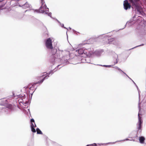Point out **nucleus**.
I'll return each mask as SVG.
<instances>
[{
    "instance_id": "6ab92c4d",
    "label": "nucleus",
    "mask_w": 146,
    "mask_h": 146,
    "mask_svg": "<svg viewBox=\"0 0 146 146\" xmlns=\"http://www.w3.org/2000/svg\"><path fill=\"white\" fill-rule=\"evenodd\" d=\"M23 0H21L19 1V3L20 4L22 5V4H21V3H23Z\"/></svg>"
},
{
    "instance_id": "9b49d317",
    "label": "nucleus",
    "mask_w": 146,
    "mask_h": 146,
    "mask_svg": "<svg viewBox=\"0 0 146 146\" xmlns=\"http://www.w3.org/2000/svg\"><path fill=\"white\" fill-rule=\"evenodd\" d=\"M139 116V124L141 125L142 123V120L141 117L139 116V114H138Z\"/></svg>"
},
{
    "instance_id": "0eeeda50",
    "label": "nucleus",
    "mask_w": 146,
    "mask_h": 146,
    "mask_svg": "<svg viewBox=\"0 0 146 146\" xmlns=\"http://www.w3.org/2000/svg\"><path fill=\"white\" fill-rule=\"evenodd\" d=\"M25 2L22 3L23 4L24 3L22 6L23 8L24 9H27L29 8L30 6L29 4L27 2L25 3Z\"/></svg>"
},
{
    "instance_id": "f3484780",
    "label": "nucleus",
    "mask_w": 146,
    "mask_h": 146,
    "mask_svg": "<svg viewBox=\"0 0 146 146\" xmlns=\"http://www.w3.org/2000/svg\"><path fill=\"white\" fill-rule=\"evenodd\" d=\"M33 125H34V126H35V127H36V125L35 123H31V127Z\"/></svg>"
},
{
    "instance_id": "412c9836",
    "label": "nucleus",
    "mask_w": 146,
    "mask_h": 146,
    "mask_svg": "<svg viewBox=\"0 0 146 146\" xmlns=\"http://www.w3.org/2000/svg\"><path fill=\"white\" fill-rule=\"evenodd\" d=\"M118 69L119 70L121 71V70L119 68H118Z\"/></svg>"
},
{
    "instance_id": "4468645a",
    "label": "nucleus",
    "mask_w": 146,
    "mask_h": 146,
    "mask_svg": "<svg viewBox=\"0 0 146 146\" xmlns=\"http://www.w3.org/2000/svg\"><path fill=\"white\" fill-rule=\"evenodd\" d=\"M129 2L132 4L133 5H135V4L133 0H129Z\"/></svg>"
},
{
    "instance_id": "2eb2a0df",
    "label": "nucleus",
    "mask_w": 146,
    "mask_h": 146,
    "mask_svg": "<svg viewBox=\"0 0 146 146\" xmlns=\"http://www.w3.org/2000/svg\"><path fill=\"white\" fill-rule=\"evenodd\" d=\"M96 144L94 143L92 144L87 145L86 146H96Z\"/></svg>"
},
{
    "instance_id": "f257e3e1",
    "label": "nucleus",
    "mask_w": 146,
    "mask_h": 146,
    "mask_svg": "<svg viewBox=\"0 0 146 146\" xmlns=\"http://www.w3.org/2000/svg\"><path fill=\"white\" fill-rule=\"evenodd\" d=\"M53 73V72L52 71H51L50 72L46 74L47 75L44 77H43V76L44 75L40 76L37 77L36 78V81L35 82H36L34 84H37L42 83L47 76L49 77V75L50 74H52Z\"/></svg>"
},
{
    "instance_id": "dca6fc26",
    "label": "nucleus",
    "mask_w": 146,
    "mask_h": 146,
    "mask_svg": "<svg viewBox=\"0 0 146 146\" xmlns=\"http://www.w3.org/2000/svg\"><path fill=\"white\" fill-rule=\"evenodd\" d=\"M141 125L139 124V126L138 127V130L141 129Z\"/></svg>"
},
{
    "instance_id": "1a4fd4ad",
    "label": "nucleus",
    "mask_w": 146,
    "mask_h": 146,
    "mask_svg": "<svg viewBox=\"0 0 146 146\" xmlns=\"http://www.w3.org/2000/svg\"><path fill=\"white\" fill-rule=\"evenodd\" d=\"M5 4L2 1H0V10H2L4 8Z\"/></svg>"
},
{
    "instance_id": "a211bd4d",
    "label": "nucleus",
    "mask_w": 146,
    "mask_h": 146,
    "mask_svg": "<svg viewBox=\"0 0 146 146\" xmlns=\"http://www.w3.org/2000/svg\"><path fill=\"white\" fill-rule=\"evenodd\" d=\"M31 123H35V121L33 119H31Z\"/></svg>"
},
{
    "instance_id": "7ed1b4c3",
    "label": "nucleus",
    "mask_w": 146,
    "mask_h": 146,
    "mask_svg": "<svg viewBox=\"0 0 146 146\" xmlns=\"http://www.w3.org/2000/svg\"><path fill=\"white\" fill-rule=\"evenodd\" d=\"M45 45L46 48L48 49L53 48V45L52 40L50 38L45 40Z\"/></svg>"
},
{
    "instance_id": "b1692460",
    "label": "nucleus",
    "mask_w": 146,
    "mask_h": 146,
    "mask_svg": "<svg viewBox=\"0 0 146 146\" xmlns=\"http://www.w3.org/2000/svg\"><path fill=\"white\" fill-rule=\"evenodd\" d=\"M106 66V67H107V66Z\"/></svg>"
},
{
    "instance_id": "39448f33",
    "label": "nucleus",
    "mask_w": 146,
    "mask_h": 146,
    "mask_svg": "<svg viewBox=\"0 0 146 146\" xmlns=\"http://www.w3.org/2000/svg\"><path fill=\"white\" fill-rule=\"evenodd\" d=\"M41 5L40 6V8H42L46 12L48 11V9L47 7V6L45 3L44 0H41Z\"/></svg>"
},
{
    "instance_id": "423d86ee",
    "label": "nucleus",
    "mask_w": 146,
    "mask_h": 146,
    "mask_svg": "<svg viewBox=\"0 0 146 146\" xmlns=\"http://www.w3.org/2000/svg\"><path fill=\"white\" fill-rule=\"evenodd\" d=\"M35 11L38 13H47L42 8H40V7L38 9L35 10Z\"/></svg>"
},
{
    "instance_id": "9d476101",
    "label": "nucleus",
    "mask_w": 146,
    "mask_h": 146,
    "mask_svg": "<svg viewBox=\"0 0 146 146\" xmlns=\"http://www.w3.org/2000/svg\"><path fill=\"white\" fill-rule=\"evenodd\" d=\"M6 107L11 110H12L13 108V106L11 104H7L6 106Z\"/></svg>"
},
{
    "instance_id": "20e7f679",
    "label": "nucleus",
    "mask_w": 146,
    "mask_h": 146,
    "mask_svg": "<svg viewBox=\"0 0 146 146\" xmlns=\"http://www.w3.org/2000/svg\"><path fill=\"white\" fill-rule=\"evenodd\" d=\"M123 7L125 9L127 10L128 9H130L131 7V5L128 3L127 0H125L123 1Z\"/></svg>"
},
{
    "instance_id": "ddd939ff",
    "label": "nucleus",
    "mask_w": 146,
    "mask_h": 146,
    "mask_svg": "<svg viewBox=\"0 0 146 146\" xmlns=\"http://www.w3.org/2000/svg\"><path fill=\"white\" fill-rule=\"evenodd\" d=\"M33 125L31 127V131L35 133L36 132V131L35 129L34 128V127H35L34 125Z\"/></svg>"
},
{
    "instance_id": "6e6552de",
    "label": "nucleus",
    "mask_w": 146,
    "mask_h": 146,
    "mask_svg": "<svg viewBox=\"0 0 146 146\" xmlns=\"http://www.w3.org/2000/svg\"><path fill=\"white\" fill-rule=\"evenodd\" d=\"M139 141L140 143H144L145 140V138L143 136H141L139 137Z\"/></svg>"
},
{
    "instance_id": "aec40b11",
    "label": "nucleus",
    "mask_w": 146,
    "mask_h": 146,
    "mask_svg": "<svg viewBox=\"0 0 146 146\" xmlns=\"http://www.w3.org/2000/svg\"><path fill=\"white\" fill-rule=\"evenodd\" d=\"M139 0H134L136 2L138 1Z\"/></svg>"
},
{
    "instance_id": "f8f14e48",
    "label": "nucleus",
    "mask_w": 146,
    "mask_h": 146,
    "mask_svg": "<svg viewBox=\"0 0 146 146\" xmlns=\"http://www.w3.org/2000/svg\"><path fill=\"white\" fill-rule=\"evenodd\" d=\"M36 131L38 134H42V133L40 130L38 128L36 129Z\"/></svg>"
},
{
    "instance_id": "f03ea898",
    "label": "nucleus",
    "mask_w": 146,
    "mask_h": 146,
    "mask_svg": "<svg viewBox=\"0 0 146 146\" xmlns=\"http://www.w3.org/2000/svg\"><path fill=\"white\" fill-rule=\"evenodd\" d=\"M50 49L51 50L50 52L52 54L51 56V58L52 59V61H54L56 58H57L59 57L57 54H56L57 50L56 49L54 48L53 47L52 49Z\"/></svg>"
},
{
    "instance_id": "4be33fe9",
    "label": "nucleus",
    "mask_w": 146,
    "mask_h": 146,
    "mask_svg": "<svg viewBox=\"0 0 146 146\" xmlns=\"http://www.w3.org/2000/svg\"><path fill=\"white\" fill-rule=\"evenodd\" d=\"M82 53H83V52H82V53H79V54H82Z\"/></svg>"
},
{
    "instance_id": "5701e85b",
    "label": "nucleus",
    "mask_w": 146,
    "mask_h": 146,
    "mask_svg": "<svg viewBox=\"0 0 146 146\" xmlns=\"http://www.w3.org/2000/svg\"><path fill=\"white\" fill-rule=\"evenodd\" d=\"M80 50H78V52H79L80 51Z\"/></svg>"
}]
</instances>
